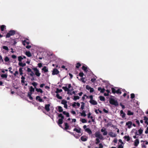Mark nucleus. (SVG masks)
Instances as JSON below:
<instances>
[{
    "mask_svg": "<svg viewBox=\"0 0 148 148\" xmlns=\"http://www.w3.org/2000/svg\"><path fill=\"white\" fill-rule=\"evenodd\" d=\"M109 101L110 104L112 105H114L116 107L118 106L119 103L116 100L114 99L110 98L109 99Z\"/></svg>",
    "mask_w": 148,
    "mask_h": 148,
    "instance_id": "nucleus-1",
    "label": "nucleus"
},
{
    "mask_svg": "<svg viewBox=\"0 0 148 148\" xmlns=\"http://www.w3.org/2000/svg\"><path fill=\"white\" fill-rule=\"evenodd\" d=\"M118 88L115 87V88H111L112 92L114 94L116 93L117 94H121V92L120 89L119 88L116 90V89Z\"/></svg>",
    "mask_w": 148,
    "mask_h": 148,
    "instance_id": "nucleus-2",
    "label": "nucleus"
},
{
    "mask_svg": "<svg viewBox=\"0 0 148 148\" xmlns=\"http://www.w3.org/2000/svg\"><path fill=\"white\" fill-rule=\"evenodd\" d=\"M16 34V31L14 30H10L6 35V38H9L11 36H13Z\"/></svg>",
    "mask_w": 148,
    "mask_h": 148,
    "instance_id": "nucleus-3",
    "label": "nucleus"
},
{
    "mask_svg": "<svg viewBox=\"0 0 148 148\" xmlns=\"http://www.w3.org/2000/svg\"><path fill=\"white\" fill-rule=\"evenodd\" d=\"M32 69L35 72V74L37 77H39L40 76L41 74L36 68H33Z\"/></svg>",
    "mask_w": 148,
    "mask_h": 148,
    "instance_id": "nucleus-4",
    "label": "nucleus"
},
{
    "mask_svg": "<svg viewBox=\"0 0 148 148\" xmlns=\"http://www.w3.org/2000/svg\"><path fill=\"white\" fill-rule=\"evenodd\" d=\"M59 73V71L56 68L54 69L52 71V75H57Z\"/></svg>",
    "mask_w": 148,
    "mask_h": 148,
    "instance_id": "nucleus-5",
    "label": "nucleus"
},
{
    "mask_svg": "<svg viewBox=\"0 0 148 148\" xmlns=\"http://www.w3.org/2000/svg\"><path fill=\"white\" fill-rule=\"evenodd\" d=\"M22 43L24 46L25 45V43L27 45H29V42L28 39L26 38L25 40H23L22 42Z\"/></svg>",
    "mask_w": 148,
    "mask_h": 148,
    "instance_id": "nucleus-6",
    "label": "nucleus"
},
{
    "mask_svg": "<svg viewBox=\"0 0 148 148\" xmlns=\"http://www.w3.org/2000/svg\"><path fill=\"white\" fill-rule=\"evenodd\" d=\"M95 136L97 138H99L100 139H101L102 138V136L101 135L99 132H96L95 133Z\"/></svg>",
    "mask_w": 148,
    "mask_h": 148,
    "instance_id": "nucleus-7",
    "label": "nucleus"
},
{
    "mask_svg": "<svg viewBox=\"0 0 148 148\" xmlns=\"http://www.w3.org/2000/svg\"><path fill=\"white\" fill-rule=\"evenodd\" d=\"M50 104H46L45 105V110L48 112L50 110L49 107L50 106Z\"/></svg>",
    "mask_w": 148,
    "mask_h": 148,
    "instance_id": "nucleus-8",
    "label": "nucleus"
},
{
    "mask_svg": "<svg viewBox=\"0 0 148 148\" xmlns=\"http://www.w3.org/2000/svg\"><path fill=\"white\" fill-rule=\"evenodd\" d=\"M88 138L86 136H83L80 138L81 140L83 141H86L87 140Z\"/></svg>",
    "mask_w": 148,
    "mask_h": 148,
    "instance_id": "nucleus-9",
    "label": "nucleus"
},
{
    "mask_svg": "<svg viewBox=\"0 0 148 148\" xmlns=\"http://www.w3.org/2000/svg\"><path fill=\"white\" fill-rule=\"evenodd\" d=\"M90 103L93 105H95L97 104V102L95 100L93 99L92 100H90L89 101Z\"/></svg>",
    "mask_w": 148,
    "mask_h": 148,
    "instance_id": "nucleus-10",
    "label": "nucleus"
},
{
    "mask_svg": "<svg viewBox=\"0 0 148 148\" xmlns=\"http://www.w3.org/2000/svg\"><path fill=\"white\" fill-rule=\"evenodd\" d=\"M78 129L76 128H75L73 129V131H75L76 132L79 133H80L81 129L79 127H78Z\"/></svg>",
    "mask_w": 148,
    "mask_h": 148,
    "instance_id": "nucleus-11",
    "label": "nucleus"
},
{
    "mask_svg": "<svg viewBox=\"0 0 148 148\" xmlns=\"http://www.w3.org/2000/svg\"><path fill=\"white\" fill-rule=\"evenodd\" d=\"M108 135L110 137H116V134L112 132H110L108 134Z\"/></svg>",
    "mask_w": 148,
    "mask_h": 148,
    "instance_id": "nucleus-12",
    "label": "nucleus"
},
{
    "mask_svg": "<svg viewBox=\"0 0 148 148\" xmlns=\"http://www.w3.org/2000/svg\"><path fill=\"white\" fill-rule=\"evenodd\" d=\"M132 124V122L130 121H128L126 123V125L127 126V127L128 128H130L131 127Z\"/></svg>",
    "mask_w": 148,
    "mask_h": 148,
    "instance_id": "nucleus-13",
    "label": "nucleus"
},
{
    "mask_svg": "<svg viewBox=\"0 0 148 148\" xmlns=\"http://www.w3.org/2000/svg\"><path fill=\"white\" fill-rule=\"evenodd\" d=\"M36 100H38L40 102H43L44 101L39 96H37L36 97Z\"/></svg>",
    "mask_w": 148,
    "mask_h": 148,
    "instance_id": "nucleus-14",
    "label": "nucleus"
},
{
    "mask_svg": "<svg viewBox=\"0 0 148 148\" xmlns=\"http://www.w3.org/2000/svg\"><path fill=\"white\" fill-rule=\"evenodd\" d=\"M120 115L122 118H124L125 116V114L123 110L120 111Z\"/></svg>",
    "mask_w": 148,
    "mask_h": 148,
    "instance_id": "nucleus-15",
    "label": "nucleus"
},
{
    "mask_svg": "<svg viewBox=\"0 0 148 148\" xmlns=\"http://www.w3.org/2000/svg\"><path fill=\"white\" fill-rule=\"evenodd\" d=\"M88 68L87 66H85V65H83L82 67V69L84 71L87 73L88 71Z\"/></svg>",
    "mask_w": 148,
    "mask_h": 148,
    "instance_id": "nucleus-16",
    "label": "nucleus"
},
{
    "mask_svg": "<svg viewBox=\"0 0 148 148\" xmlns=\"http://www.w3.org/2000/svg\"><path fill=\"white\" fill-rule=\"evenodd\" d=\"M98 90L99 91H100L101 93H103L105 90L104 88H102L101 87H99L98 88Z\"/></svg>",
    "mask_w": 148,
    "mask_h": 148,
    "instance_id": "nucleus-17",
    "label": "nucleus"
},
{
    "mask_svg": "<svg viewBox=\"0 0 148 148\" xmlns=\"http://www.w3.org/2000/svg\"><path fill=\"white\" fill-rule=\"evenodd\" d=\"M63 120L62 119H59L57 122L58 124V125H60L62 124L63 123Z\"/></svg>",
    "mask_w": 148,
    "mask_h": 148,
    "instance_id": "nucleus-18",
    "label": "nucleus"
},
{
    "mask_svg": "<svg viewBox=\"0 0 148 148\" xmlns=\"http://www.w3.org/2000/svg\"><path fill=\"white\" fill-rule=\"evenodd\" d=\"M85 130V131L87 132L89 134H92V131L89 128H87Z\"/></svg>",
    "mask_w": 148,
    "mask_h": 148,
    "instance_id": "nucleus-19",
    "label": "nucleus"
},
{
    "mask_svg": "<svg viewBox=\"0 0 148 148\" xmlns=\"http://www.w3.org/2000/svg\"><path fill=\"white\" fill-rule=\"evenodd\" d=\"M139 142L138 139H136L134 142V145L137 147L139 144Z\"/></svg>",
    "mask_w": 148,
    "mask_h": 148,
    "instance_id": "nucleus-20",
    "label": "nucleus"
},
{
    "mask_svg": "<svg viewBox=\"0 0 148 148\" xmlns=\"http://www.w3.org/2000/svg\"><path fill=\"white\" fill-rule=\"evenodd\" d=\"M80 114L81 115V116H84V117H85L86 116V111L85 110H83L82 112H80Z\"/></svg>",
    "mask_w": 148,
    "mask_h": 148,
    "instance_id": "nucleus-21",
    "label": "nucleus"
},
{
    "mask_svg": "<svg viewBox=\"0 0 148 148\" xmlns=\"http://www.w3.org/2000/svg\"><path fill=\"white\" fill-rule=\"evenodd\" d=\"M58 111L60 112H63V110L62 107L61 106H58Z\"/></svg>",
    "mask_w": 148,
    "mask_h": 148,
    "instance_id": "nucleus-22",
    "label": "nucleus"
},
{
    "mask_svg": "<svg viewBox=\"0 0 148 148\" xmlns=\"http://www.w3.org/2000/svg\"><path fill=\"white\" fill-rule=\"evenodd\" d=\"M25 55L28 57H30L32 56V54L29 51H27L25 52Z\"/></svg>",
    "mask_w": 148,
    "mask_h": 148,
    "instance_id": "nucleus-23",
    "label": "nucleus"
},
{
    "mask_svg": "<svg viewBox=\"0 0 148 148\" xmlns=\"http://www.w3.org/2000/svg\"><path fill=\"white\" fill-rule=\"evenodd\" d=\"M42 70L45 73H46L48 71V69L47 68L46 66H44L42 68Z\"/></svg>",
    "mask_w": 148,
    "mask_h": 148,
    "instance_id": "nucleus-24",
    "label": "nucleus"
},
{
    "mask_svg": "<svg viewBox=\"0 0 148 148\" xmlns=\"http://www.w3.org/2000/svg\"><path fill=\"white\" fill-rule=\"evenodd\" d=\"M100 100L103 101H105V97L103 96H100L99 97Z\"/></svg>",
    "mask_w": 148,
    "mask_h": 148,
    "instance_id": "nucleus-25",
    "label": "nucleus"
},
{
    "mask_svg": "<svg viewBox=\"0 0 148 148\" xmlns=\"http://www.w3.org/2000/svg\"><path fill=\"white\" fill-rule=\"evenodd\" d=\"M124 138L127 141H128L130 140V138L129 136H125L124 137Z\"/></svg>",
    "mask_w": 148,
    "mask_h": 148,
    "instance_id": "nucleus-26",
    "label": "nucleus"
},
{
    "mask_svg": "<svg viewBox=\"0 0 148 148\" xmlns=\"http://www.w3.org/2000/svg\"><path fill=\"white\" fill-rule=\"evenodd\" d=\"M18 65L20 66H21L23 67L26 66V64L25 63H23L22 62H19L18 63Z\"/></svg>",
    "mask_w": 148,
    "mask_h": 148,
    "instance_id": "nucleus-27",
    "label": "nucleus"
},
{
    "mask_svg": "<svg viewBox=\"0 0 148 148\" xmlns=\"http://www.w3.org/2000/svg\"><path fill=\"white\" fill-rule=\"evenodd\" d=\"M62 88L65 91H69V89L66 86H63L62 87Z\"/></svg>",
    "mask_w": 148,
    "mask_h": 148,
    "instance_id": "nucleus-28",
    "label": "nucleus"
},
{
    "mask_svg": "<svg viewBox=\"0 0 148 148\" xmlns=\"http://www.w3.org/2000/svg\"><path fill=\"white\" fill-rule=\"evenodd\" d=\"M36 90L37 92H40L41 93H42L43 92V91L40 88H36Z\"/></svg>",
    "mask_w": 148,
    "mask_h": 148,
    "instance_id": "nucleus-29",
    "label": "nucleus"
},
{
    "mask_svg": "<svg viewBox=\"0 0 148 148\" xmlns=\"http://www.w3.org/2000/svg\"><path fill=\"white\" fill-rule=\"evenodd\" d=\"M1 76L2 78H6L8 77V75L7 74H2L1 75Z\"/></svg>",
    "mask_w": 148,
    "mask_h": 148,
    "instance_id": "nucleus-30",
    "label": "nucleus"
},
{
    "mask_svg": "<svg viewBox=\"0 0 148 148\" xmlns=\"http://www.w3.org/2000/svg\"><path fill=\"white\" fill-rule=\"evenodd\" d=\"M81 107L80 108V109L82 110H83L84 108V107L85 106V103L83 102H81Z\"/></svg>",
    "mask_w": 148,
    "mask_h": 148,
    "instance_id": "nucleus-31",
    "label": "nucleus"
},
{
    "mask_svg": "<svg viewBox=\"0 0 148 148\" xmlns=\"http://www.w3.org/2000/svg\"><path fill=\"white\" fill-rule=\"evenodd\" d=\"M63 113L65 115H66L67 117H69V113L68 112H66L64 111L63 112Z\"/></svg>",
    "mask_w": 148,
    "mask_h": 148,
    "instance_id": "nucleus-32",
    "label": "nucleus"
},
{
    "mask_svg": "<svg viewBox=\"0 0 148 148\" xmlns=\"http://www.w3.org/2000/svg\"><path fill=\"white\" fill-rule=\"evenodd\" d=\"M64 125H65V130H68L69 128V125H68V124L67 123H64Z\"/></svg>",
    "mask_w": 148,
    "mask_h": 148,
    "instance_id": "nucleus-33",
    "label": "nucleus"
},
{
    "mask_svg": "<svg viewBox=\"0 0 148 148\" xmlns=\"http://www.w3.org/2000/svg\"><path fill=\"white\" fill-rule=\"evenodd\" d=\"M29 91L30 92H34L35 89L32 86H31L30 87V89L29 90Z\"/></svg>",
    "mask_w": 148,
    "mask_h": 148,
    "instance_id": "nucleus-34",
    "label": "nucleus"
},
{
    "mask_svg": "<svg viewBox=\"0 0 148 148\" xmlns=\"http://www.w3.org/2000/svg\"><path fill=\"white\" fill-rule=\"evenodd\" d=\"M81 66V64L79 62H78L76 64V68L78 69Z\"/></svg>",
    "mask_w": 148,
    "mask_h": 148,
    "instance_id": "nucleus-35",
    "label": "nucleus"
},
{
    "mask_svg": "<svg viewBox=\"0 0 148 148\" xmlns=\"http://www.w3.org/2000/svg\"><path fill=\"white\" fill-rule=\"evenodd\" d=\"M5 27V26L4 25H1L0 27L1 31H3Z\"/></svg>",
    "mask_w": 148,
    "mask_h": 148,
    "instance_id": "nucleus-36",
    "label": "nucleus"
},
{
    "mask_svg": "<svg viewBox=\"0 0 148 148\" xmlns=\"http://www.w3.org/2000/svg\"><path fill=\"white\" fill-rule=\"evenodd\" d=\"M134 114V113L133 112H131L130 110H128L127 111V114L128 115H132Z\"/></svg>",
    "mask_w": 148,
    "mask_h": 148,
    "instance_id": "nucleus-37",
    "label": "nucleus"
},
{
    "mask_svg": "<svg viewBox=\"0 0 148 148\" xmlns=\"http://www.w3.org/2000/svg\"><path fill=\"white\" fill-rule=\"evenodd\" d=\"M62 90L61 89H59L58 88H57L56 89V93L58 94V93L62 91Z\"/></svg>",
    "mask_w": 148,
    "mask_h": 148,
    "instance_id": "nucleus-38",
    "label": "nucleus"
},
{
    "mask_svg": "<svg viewBox=\"0 0 148 148\" xmlns=\"http://www.w3.org/2000/svg\"><path fill=\"white\" fill-rule=\"evenodd\" d=\"M58 117L60 118H61L60 119H64V116L61 113H60L58 115Z\"/></svg>",
    "mask_w": 148,
    "mask_h": 148,
    "instance_id": "nucleus-39",
    "label": "nucleus"
},
{
    "mask_svg": "<svg viewBox=\"0 0 148 148\" xmlns=\"http://www.w3.org/2000/svg\"><path fill=\"white\" fill-rule=\"evenodd\" d=\"M143 130L141 128H140L138 130L139 135L141 134L143 132Z\"/></svg>",
    "mask_w": 148,
    "mask_h": 148,
    "instance_id": "nucleus-40",
    "label": "nucleus"
},
{
    "mask_svg": "<svg viewBox=\"0 0 148 148\" xmlns=\"http://www.w3.org/2000/svg\"><path fill=\"white\" fill-rule=\"evenodd\" d=\"M32 84L34 87V88L36 89V86L37 85V84L36 82H34L32 83Z\"/></svg>",
    "mask_w": 148,
    "mask_h": 148,
    "instance_id": "nucleus-41",
    "label": "nucleus"
},
{
    "mask_svg": "<svg viewBox=\"0 0 148 148\" xmlns=\"http://www.w3.org/2000/svg\"><path fill=\"white\" fill-rule=\"evenodd\" d=\"M79 99V97L78 96H74L73 98V100L74 101H76L77 99Z\"/></svg>",
    "mask_w": 148,
    "mask_h": 148,
    "instance_id": "nucleus-42",
    "label": "nucleus"
},
{
    "mask_svg": "<svg viewBox=\"0 0 148 148\" xmlns=\"http://www.w3.org/2000/svg\"><path fill=\"white\" fill-rule=\"evenodd\" d=\"M4 61L5 62H8L9 61L10 59L7 56H6L4 59Z\"/></svg>",
    "mask_w": 148,
    "mask_h": 148,
    "instance_id": "nucleus-43",
    "label": "nucleus"
},
{
    "mask_svg": "<svg viewBox=\"0 0 148 148\" xmlns=\"http://www.w3.org/2000/svg\"><path fill=\"white\" fill-rule=\"evenodd\" d=\"M67 101L64 99H63L61 103L63 105H65V104L67 103Z\"/></svg>",
    "mask_w": 148,
    "mask_h": 148,
    "instance_id": "nucleus-44",
    "label": "nucleus"
},
{
    "mask_svg": "<svg viewBox=\"0 0 148 148\" xmlns=\"http://www.w3.org/2000/svg\"><path fill=\"white\" fill-rule=\"evenodd\" d=\"M85 79V77H82V78H81L80 79H79V80L81 81L84 83H85L86 82V81L84 80Z\"/></svg>",
    "mask_w": 148,
    "mask_h": 148,
    "instance_id": "nucleus-45",
    "label": "nucleus"
},
{
    "mask_svg": "<svg viewBox=\"0 0 148 148\" xmlns=\"http://www.w3.org/2000/svg\"><path fill=\"white\" fill-rule=\"evenodd\" d=\"M18 60L19 62H21L22 61V60L23 59L22 57L20 56H18Z\"/></svg>",
    "mask_w": 148,
    "mask_h": 148,
    "instance_id": "nucleus-46",
    "label": "nucleus"
},
{
    "mask_svg": "<svg viewBox=\"0 0 148 148\" xmlns=\"http://www.w3.org/2000/svg\"><path fill=\"white\" fill-rule=\"evenodd\" d=\"M56 97L60 99H62V97L61 96H60L58 94H57L56 95Z\"/></svg>",
    "mask_w": 148,
    "mask_h": 148,
    "instance_id": "nucleus-47",
    "label": "nucleus"
},
{
    "mask_svg": "<svg viewBox=\"0 0 148 148\" xmlns=\"http://www.w3.org/2000/svg\"><path fill=\"white\" fill-rule=\"evenodd\" d=\"M96 142H95V144H97L98 143H99L100 142V141L98 138H96Z\"/></svg>",
    "mask_w": 148,
    "mask_h": 148,
    "instance_id": "nucleus-48",
    "label": "nucleus"
},
{
    "mask_svg": "<svg viewBox=\"0 0 148 148\" xmlns=\"http://www.w3.org/2000/svg\"><path fill=\"white\" fill-rule=\"evenodd\" d=\"M3 49H5L6 51H8L9 50L8 47L6 46H3Z\"/></svg>",
    "mask_w": 148,
    "mask_h": 148,
    "instance_id": "nucleus-49",
    "label": "nucleus"
},
{
    "mask_svg": "<svg viewBox=\"0 0 148 148\" xmlns=\"http://www.w3.org/2000/svg\"><path fill=\"white\" fill-rule=\"evenodd\" d=\"M22 68H20L19 69V71L20 73V74L21 75H22L23 74V71H22Z\"/></svg>",
    "mask_w": 148,
    "mask_h": 148,
    "instance_id": "nucleus-50",
    "label": "nucleus"
},
{
    "mask_svg": "<svg viewBox=\"0 0 148 148\" xmlns=\"http://www.w3.org/2000/svg\"><path fill=\"white\" fill-rule=\"evenodd\" d=\"M81 121L83 123H86L87 122V120L84 119H81Z\"/></svg>",
    "mask_w": 148,
    "mask_h": 148,
    "instance_id": "nucleus-51",
    "label": "nucleus"
},
{
    "mask_svg": "<svg viewBox=\"0 0 148 148\" xmlns=\"http://www.w3.org/2000/svg\"><path fill=\"white\" fill-rule=\"evenodd\" d=\"M79 75L80 77H83L84 75V73L82 72H80L79 73Z\"/></svg>",
    "mask_w": 148,
    "mask_h": 148,
    "instance_id": "nucleus-52",
    "label": "nucleus"
},
{
    "mask_svg": "<svg viewBox=\"0 0 148 148\" xmlns=\"http://www.w3.org/2000/svg\"><path fill=\"white\" fill-rule=\"evenodd\" d=\"M131 98V99H133L135 97V95L134 93H132L130 95Z\"/></svg>",
    "mask_w": 148,
    "mask_h": 148,
    "instance_id": "nucleus-53",
    "label": "nucleus"
},
{
    "mask_svg": "<svg viewBox=\"0 0 148 148\" xmlns=\"http://www.w3.org/2000/svg\"><path fill=\"white\" fill-rule=\"evenodd\" d=\"M96 78H93L91 79V81L92 82L94 83L96 80Z\"/></svg>",
    "mask_w": 148,
    "mask_h": 148,
    "instance_id": "nucleus-54",
    "label": "nucleus"
},
{
    "mask_svg": "<svg viewBox=\"0 0 148 148\" xmlns=\"http://www.w3.org/2000/svg\"><path fill=\"white\" fill-rule=\"evenodd\" d=\"M44 107L42 106H39L38 107V109L39 110H40L41 109L42 110V108Z\"/></svg>",
    "mask_w": 148,
    "mask_h": 148,
    "instance_id": "nucleus-55",
    "label": "nucleus"
},
{
    "mask_svg": "<svg viewBox=\"0 0 148 148\" xmlns=\"http://www.w3.org/2000/svg\"><path fill=\"white\" fill-rule=\"evenodd\" d=\"M99 148H103V146L101 143H99Z\"/></svg>",
    "mask_w": 148,
    "mask_h": 148,
    "instance_id": "nucleus-56",
    "label": "nucleus"
},
{
    "mask_svg": "<svg viewBox=\"0 0 148 148\" xmlns=\"http://www.w3.org/2000/svg\"><path fill=\"white\" fill-rule=\"evenodd\" d=\"M67 132H68L70 134H71V135H73L74 136H75V135L72 132L69 131H67Z\"/></svg>",
    "mask_w": 148,
    "mask_h": 148,
    "instance_id": "nucleus-57",
    "label": "nucleus"
},
{
    "mask_svg": "<svg viewBox=\"0 0 148 148\" xmlns=\"http://www.w3.org/2000/svg\"><path fill=\"white\" fill-rule=\"evenodd\" d=\"M94 91V89L93 88L91 87L90 89V92L91 93L93 92Z\"/></svg>",
    "mask_w": 148,
    "mask_h": 148,
    "instance_id": "nucleus-58",
    "label": "nucleus"
},
{
    "mask_svg": "<svg viewBox=\"0 0 148 148\" xmlns=\"http://www.w3.org/2000/svg\"><path fill=\"white\" fill-rule=\"evenodd\" d=\"M31 73H30V75L32 77H33L34 75V74L33 73V72L32 71L31 72Z\"/></svg>",
    "mask_w": 148,
    "mask_h": 148,
    "instance_id": "nucleus-59",
    "label": "nucleus"
},
{
    "mask_svg": "<svg viewBox=\"0 0 148 148\" xmlns=\"http://www.w3.org/2000/svg\"><path fill=\"white\" fill-rule=\"evenodd\" d=\"M86 88L87 89L89 90L90 89L91 87L89 86L88 85H87L86 86Z\"/></svg>",
    "mask_w": 148,
    "mask_h": 148,
    "instance_id": "nucleus-60",
    "label": "nucleus"
},
{
    "mask_svg": "<svg viewBox=\"0 0 148 148\" xmlns=\"http://www.w3.org/2000/svg\"><path fill=\"white\" fill-rule=\"evenodd\" d=\"M27 71L28 72H31L32 71L31 69L30 68H27Z\"/></svg>",
    "mask_w": 148,
    "mask_h": 148,
    "instance_id": "nucleus-61",
    "label": "nucleus"
},
{
    "mask_svg": "<svg viewBox=\"0 0 148 148\" xmlns=\"http://www.w3.org/2000/svg\"><path fill=\"white\" fill-rule=\"evenodd\" d=\"M144 120L145 121H148V118L146 116L144 117Z\"/></svg>",
    "mask_w": 148,
    "mask_h": 148,
    "instance_id": "nucleus-62",
    "label": "nucleus"
},
{
    "mask_svg": "<svg viewBox=\"0 0 148 148\" xmlns=\"http://www.w3.org/2000/svg\"><path fill=\"white\" fill-rule=\"evenodd\" d=\"M123 148V145H122V144H121L120 145H119L118 146V148Z\"/></svg>",
    "mask_w": 148,
    "mask_h": 148,
    "instance_id": "nucleus-63",
    "label": "nucleus"
},
{
    "mask_svg": "<svg viewBox=\"0 0 148 148\" xmlns=\"http://www.w3.org/2000/svg\"><path fill=\"white\" fill-rule=\"evenodd\" d=\"M38 65L39 68H40L42 66V63H40L38 64Z\"/></svg>",
    "mask_w": 148,
    "mask_h": 148,
    "instance_id": "nucleus-64",
    "label": "nucleus"
}]
</instances>
